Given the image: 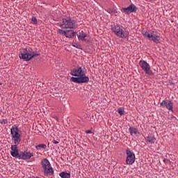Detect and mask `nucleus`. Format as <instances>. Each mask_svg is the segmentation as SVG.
Here are the masks:
<instances>
[{
	"label": "nucleus",
	"mask_w": 178,
	"mask_h": 178,
	"mask_svg": "<svg viewBox=\"0 0 178 178\" xmlns=\"http://www.w3.org/2000/svg\"><path fill=\"white\" fill-rule=\"evenodd\" d=\"M71 76H74L71 78L72 83H76L77 84H83L84 83H88L90 78L86 76V71L82 67H79L76 69L72 70L70 72Z\"/></svg>",
	"instance_id": "obj_1"
},
{
	"label": "nucleus",
	"mask_w": 178,
	"mask_h": 178,
	"mask_svg": "<svg viewBox=\"0 0 178 178\" xmlns=\"http://www.w3.org/2000/svg\"><path fill=\"white\" fill-rule=\"evenodd\" d=\"M19 58L23 59L26 62H29L33 59V58H37L40 56V53L34 51L31 47H29L24 48L20 51Z\"/></svg>",
	"instance_id": "obj_2"
},
{
	"label": "nucleus",
	"mask_w": 178,
	"mask_h": 178,
	"mask_svg": "<svg viewBox=\"0 0 178 178\" xmlns=\"http://www.w3.org/2000/svg\"><path fill=\"white\" fill-rule=\"evenodd\" d=\"M58 24L60 29H77V22L71 17L63 18Z\"/></svg>",
	"instance_id": "obj_3"
},
{
	"label": "nucleus",
	"mask_w": 178,
	"mask_h": 178,
	"mask_svg": "<svg viewBox=\"0 0 178 178\" xmlns=\"http://www.w3.org/2000/svg\"><path fill=\"white\" fill-rule=\"evenodd\" d=\"M143 35L146 38H148L149 41H153L155 44H159L161 42V33L157 31H153L150 33L147 31H142Z\"/></svg>",
	"instance_id": "obj_4"
},
{
	"label": "nucleus",
	"mask_w": 178,
	"mask_h": 178,
	"mask_svg": "<svg viewBox=\"0 0 178 178\" xmlns=\"http://www.w3.org/2000/svg\"><path fill=\"white\" fill-rule=\"evenodd\" d=\"M111 30L113 33H114L117 37H120V38H127V37H129V34H130L129 31L123 30V26L119 25V24H116L112 26Z\"/></svg>",
	"instance_id": "obj_5"
},
{
	"label": "nucleus",
	"mask_w": 178,
	"mask_h": 178,
	"mask_svg": "<svg viewBox=\"0 0 178 178\" xmlns=\"http://www.w3.org/2000/svg\"><path fill=\"white\" fill-rule=\"evenodd\" d=\"M20 130L16 125H13L10 129L11 140L13 144H20L22 141V135L19 133Z\"/></svg>",
	"instance_id": "obj_6"
},
{
	"label": "nucleus",
	"mask_w": 178,
	"mask_h": 178,
	"mask_svg": "<svg viewBox=\"0 0 178 178\" xmlns=\"http://www.w3.org/2000/svg\"><path fill=\"white\" fill-rule=\"evenodd\" d=\"M41 165L43 169L44 176H54V168L51 165V163L47 159L41 161Z\"/></svg>",
	"instance_id": "obj_7"
},
{
	"label": "nucleus",
	"mask_w": 178,
	"mask_h": 178,
	"mask_svg": "<svg viewBox=\"0 0 178 178\" xmlns=\"http://www.w3.org/2000/svg\"><path fill=\"white\" fill-rule=\"evenodd\" d=\"M127 159H126V164L127 165H133L134 162H136V154L134 152H131L130 149H127L126 150Z\"/></svg>",
	"instance_id": "obj_8"
},
{
	"label": "nucleus",
	"mask_w": 178,
	"mask_h": 178,
	"mask_svg": "<svg viewBox=\"0 0 178 178\" xmlns=\"http://www.w3.org/2000/svg\"><path fill=\"white\" fill-rule=\"evenodd\" d=\"M57 33L58 34H60V35H64L66 38H73L76 35V32L73 30L64 31L63 29H58Z\"/></svg>",
	"instance_id": "obj_9"
},
{
	"label": "nucleus",
	"mask_w": 178,
	"mask_h": 178,
	"mask_svg": "<svg viewBox=\"0 0 178 178\" xmlns=\"http://www.w3.org/2000/svg\"><path fill=\"white\" fill-rule=\"evenodd\" d=\"M139 66L141 67L142 70L145 71L146 74H152V71H151V66L145 60H140L139 62Z\"/></svg>",
	"instance_id": "obj_10"
},
{
	"label": "nucleus",
	"mask_w": 178,
	"mask_h": 178,
	"mask_svg": "<svg viewBox=\"0 0 178 178\" xmlns=\"http://www.w3.org/2000/svg\"><path fill=\"white\" fill-rule=\"evenodd\" d=\"M137 6L134 3H131L127 8H121V12L123 13H126L127 15H130V13L137 12Z\"/></svg>",
	"instance_id": "obj_11"
},
{
	"label": "nucleus",
	"mask_w": 178,
	"mask_h": 178,
	"mask_svg": "<svg viewBox=\"0 0 178 178\" xmlns=\"http://www.w3.org/2000/svg\"><path fill=\"white\" fill-rule=\"evenodd\" d=\"M162 108H166L168 111L173 112V103L169 99L163 100L161 104Z\"/></svg>",
	"instance_id": "obj_12"
},
{
	"label": "nucleus",
	"mask_w": 178,
	"mask_h": 178,
	"mask_svg": "<svg viewBox=\"0 0 178 178\" xmlns=\"http://www.w3.org/2000/svg\"><path fill=\"white\" fill-rule=\"evenodd\" d=\"M33 156H34V154L30 152H20L18 159L26 161L27 159H30V158Z\"/></svg>",
	"instance_id": "obj_13"
},
{
	"label": "nucleus",
	"mask_w": 178,
	"mask_h": 178,
	"mask_svg": "<svg viewBox=\"0 0 178 178\" xmlns=\"http://www.w3.org/2000/svg\"><path fill=\"white\" fill-rule=\"evenodd\" d=\"M17 145H19V144H14L11 145L10 155H12L13 158L19 159V155H20V153H19V148L17 147Z\"/></svg>",
	"instance_id": "obj_14"
},
{
	"label": "nucleus",
	"mask_w": 178,
	"mask_h": 178,
	"mask_svg": "<svg viewBox=\"0 0 178 178\" xmlns=\"http://www.w3.org/2000/svg\"><path fill=\"white\" fill-rule=\"evenodd\" d=\"M129 131L131 136H135L136 137L140 136V131H138V129L134 127H130Z\"/></svg>",
	"instance_id": "obj_15"
},
{
	"label": "nucleus",
	"mask_w": 178,
	"mask_h": 178,
	"mask_svg": "<svg viewBox=\"0 0 178 178\" xmlns=\"http://www.w3.org/2000/svg\"><path fill=\"white\" fill-rule=\"evenodd\" d=\"M78 39L81 41H87L86 38L87 37V33H84V31H81L77 34Z\"/></svg>",
	"instance_id": "obj_16"
},
{
	"label": "nucleus",
	"mask_w": 178,
	"mask_h": 178,
	"mask_svg": "<svg viewBox=\"0 0 178 178\" xmlns=\"http://www.w3.org/2000/svg\"><path fill=\"white\" fill-rule=\"evenodd\" d=\"M156 140V139H155V138L152 136H149L145 138V141H146L147 144H151V145L155 144Z\"/></svg>",
	"instance_id": "obj_17"
},
{
	"label": "nucleus",
	"mask_w": 178,
	"mask_h": 178,
	"mask_svg": "<svg viewBox=\"0 0 178 178\" xmlns=\"http://www.w3.org/2000/svg\"><path fill=\"white\" fill-rule=\"evenodd\" d=\"M59 176L61 178H70V173L67 172H62L59 174Z\"/></svg>",
	"instance_id": "obj_18"
},
{
	"label": "nucleus",
	"mask_w": 178,
	"mask_h": 178,
	"mask_svg": "<svg viewBox=\"0 0 178 178\" xmlns=\"http://www.w3.org/2000/svg\"><path fill=\"white\" fill-rule=\"evenodd\" d=\"M35 149H38V151H40L41 149H47V145L40 144V145L35 146Z\"/></svg>",
	"instance_id": "obj_19"
},
{
	"label": "nucleus",
	"mask_w": 178,
	"mask_h": 178,
	"mask_svg": "<svg viewBox=\"0 0 178 178\" xmlns=\"http://www.w3.org/2000/svg\"><path fill=\"white\" fill-rule=\"evenodd\" d=\"M118 111V113H119V115H120V116L124 115V110H123V108H119Z\"/></svg>",
	"instance_id": "obj_20"
},
{
	"label": "nucleus",
	"mask_w": 178,
	"mask_h": 178,
	"mask_svg": "<svg viewBox=\"0 0 178 178\" xmlns=\"http://www.w3.org/2000/svg\"><path fill=\"white\" fill-rule=\"evenodd\" d=\"M0 123H1V124H6L8 123V120H6V119L1 120H0Z\"/></svg>",
	"instance_id": "obj_21"
},
{
	"label": "nucleus",
	"mask_w": 178,
	"mask_h": 178,
	"mask_svg": "<svg viewBox=\"0 0 178 178\" xmlns=\"http://www.w3.org/2000/svg\"><path fill=\"white\" fill-rule=\"evenodd\" d=\"M31 21L33 22V24H37V23H38L37 17H33L31 19Z\"/></svg>",
	"instance_id": "obj_22"
},
{
	"label": "nucleus",
	"mask_w": 178,
	"mask_h": 178,
	"mask_svg": "<svg viewBox=\"0 0 178 178\" xmlns=\"http://www.w3.org/2000/svg\"><path fill=\"white\" fill-rule=\"evenodd\" d=\"M106 12L108 13H109L110 15H112V13H113V9H111V8H108L107 10H106Z\"/></svg>",
	"instance_id": "obj_23"
},
{
	"label": "nucleus",
	"mask_w": 178,
	"mask_h": 178,
	"mask_svg": "<svg viewBox=\"0 0 178 178\" xmlns=\"http://www.w3.org/2000/svg\"><path fill=\"white\" fill-rule=\"evenodd\" d=\"M86 134H92V131L91 130H86Z\"/></svg>",
	"instance_id": "obj_24"
},
{
	"label": "nucleus",
	"mask_w": 178,
	"mask_h": 178,
	"mask_svg": "<svg viewBox=\"0 0 178 178\" xmlns=\"http://www.w3.org/2000/svg\"><path fill=\"white\" fill-rule=\"evenodd\" d=\"M52 143H53V144H59V141H57V140H52Z\"/></svg>",
	"instance_id": "obj_25"
},
{
	"label": "nucleus",
	"mask_w": 178,
	"mask_h": 178,
	"mask_svg": "<svg viewBox=\"0 0 178 178\" xmlns=\"http://www.w3.org/2000/svg\"><path fill=\"white\" fill-rule=\"evenodd\" d=\"M163 161L166 164V163H168V162H169V159H164Z\"/></svg>",
	"instance_id": "obj_26"
},
{
	"label": "nucleus",
	"mask_w": 178,
	"mask_h": 178,
	"mask_svg": "<svg viewBox=\"0 0 178 178\" xmlns=\"http://www.w3.org/2000/svg\"><path fill=\"white\" fill-rule=\"evenodd\" d=\"M73 47H74L75 48H78V49L80 48V47H79V46L77 45V44H73Z\"/></svg>",
	"instance_id": "obj_27"
},
{
	"label": "nucleus",
	"mask_w": 178,
	"mask_h": 178,
	"mask_svg": "<svg viewBox=\"0 0 178 178\" xmlns=\"http://www.w3.org/2000/svg\"><path fill=\"white\" fill-rule=\"evenodd\" d=\"M113 13H118V11L115 9H113Z\"/></svg>",
	"instance_id": "obj_28"
},
{
	"label": "nucleus",
	"mask_w": 178,
	"mask_h": 178,
	"mask_svg": "<svg viewBox=\"0 0 178 178\" xmlns=\"http://www.w3.org/2000/svg\"><path fill=\"white\" fill-rule=\"evenodd\" d=\"M55 119H56V120H58V117H55Z\"/></svg>",
	"instance_id": "obj_29"
},
{
	"label": "nucleus",
	"mask_w": 178,
	"mask_h": 178,
	"mask_svg": "<svg viewBox=\"0 0 178 178\" xmlns=\"http://www.w3.org/2000/svg\"><path fill=\"white\" fill-rule=\"evenodd\" d=\"M0 86H2V83H0Z\"/></svg>",
	"instance_id": "obj_30"
}]
</instances>
